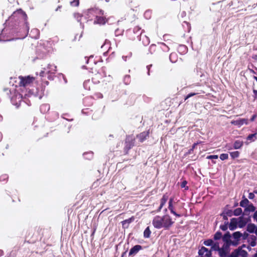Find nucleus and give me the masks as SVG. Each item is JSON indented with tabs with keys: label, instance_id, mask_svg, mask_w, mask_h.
Here are the masks:
<instances>
[{
	"label": "nucleus",
	"instance_id": "nucleus-1",
	"mask_svg": "<svg viewBox=\"0 0 257 257\" xmlns=\"http://www.w3.org/2000/svg\"><path fill=\"white\" fill-rule=\"evenodd\" d=\"M174 222L169 214H165L163 216L157 215L152 220V224L155 228H164V230H169Z\"/></svg>",
	"mask_w": 257,
	"mask_h": 257
},
{
	"label": "nucleus",
	"instance_id": "nucleus-2",
	"mask_svg": "<svg viewBox=\"0 0 257 257\" xmlns=\"http://www.w3.org/2000/svg\"><path fill=\"white\" fill-rule=\"evenodd\" d=\"M143 31L139 26H135L133 30L130 29L127 31V35L130 39H138L140 41L142 40L143 44L144 45H148L150 43V40L146 35H142Z\"/></svg>",
	"mask_w": 257,
	"mask_h": 257
},
{
	"label": "nucleus",
	"instance_id": "nucleus-3",
	"mask_svg": "<svg viewBox=\"0 0 257 257\" xmlns=\"http://www.w3.org/2000/svg\"><path fill=\"white\" fill-rule=\"evenodd\" d=\"M168 47L164 43H158L156 44H152L150 47V52L152 54H158L161 53L162 51H168Z\"/></svg>",
	"mask_w": 257,
	"mask_h": 257
},
{
	"label": "nucleus",
	"instance_id": "nucleus-4",
	"mask_svg": "<svg viewBox=\"0 0 257 257\" xmlns=\"http://www.w3.org/2000/svg\"><path fill=\"white\" fill-rule=\"evenodd\" d=\"M135 138L133 135L126 136L123 149L125 154H127L129 150L135 146Z\"/></svg>",
	"mask_w": 257,
	"mask_h": 257
},
{
	"label": "nucleus",
	"instance_id": "nucleus-5",
	"mask_svg": "<svg viewBox=\"0 0 257 257\" xmlns=\"http://www.w3.org/2000/svg\"><path fill=\"white\" fill-rule=\"evenodd\" d=\"M19 79H20L19 86L25 87L31 85L35 79L34 77L30 76L25 77L20 76Z\"/></svg>",
	"mask_w": 257,
	"mask_h": 257
},
{
	"label": "nucleus",
	"instance_id": "nucleus-6",
	"mask_svg": "<svg viewBox=\"0 0 257 257\" xmlns=\"http://www.w3.org/2000/svg\"><path fill=\"white\" fill-rule=\"evenodd\" d=\"M222 240L224 242V246L226 248H229L231 245L233 246L237 245L236 241H233L231 240V235L229 232H227L222 237Z\"/></svg>",
	"mask_w": 257,
	"mask_h": 257
},
{
	"label": "nucleus",
	"instance_id": "nucleus-7",
	"mask_svg": "<svg viewBox=\"0 0 257 257\" xmlns=\"http://www.w3.org/2000/svg\"><path fill=\"white\" fill-rule=\"evenodd\" d=\"M198 254L200 256V257H211V250H208L204 246H202L199 250Z\"/></svg>",
	"mask_w": 257,
	"mask_h": 257
},
{
	"label": "nucleus",
	"instance_id": "nucleus-8",
	"mask_svg": "<svg viewBox=\"0 0 257 257\" xmlns=\"http://www.w3.org/2000/svg\"><path fill=\"white\" fill-rule=\"evenodd\" d=\"M173 202H174V198H173V197L170 198L169 199V205H168V209L170 211V212L176 217H179L182 216V215L181 214H179L175 211L174 207L173 206Z\"/></svg>",
	"mask_w": 257,
	"mask_h": 257
},
{
	"label": "nucleus",
	"instance_id": "nucleus-9",
	"mask_svg": "<svg viewBox=\"0 0 257 257\" xmlns=\"http://www.w3.org/2000/svg\"><path fill=\"white\" fill-rule=\"evenodd\" d=\"M23 99V95L19 92H15L14 95L11 97V101L14 104H19Z\"/></svg>",
	"mask_w": 257,
	"mask_h": 257
},
{
	"label": "nucleus",
	"instance_id": "nucleus-10",
	"mask_svg": "<svg viewBox=\"0 0 257 257\" xmlns=\"http://www.w3.org/2000/svg\"><path fill=\"white\" fill-rule=\"evenodd\" d=\"M149 135L150 131L148 130L147 131L142 132L140 134L137 135L136 137L139 140L140 142L143 143L149 138Z\"/></svg>",
	"mask_w": 257,
	"mask_h": 257
},
{
	"label": "nucleus",
	"instance_id": "nucleus-11",
	"mask_svg": "<svg viewBox=\"0 0 257 257\" xmlns=\"http://www.w3.org/2000/svg\"><path fill=\"white\" fill-rule=\"evenodd\" d=\"M231 123L240 127L244 124L246 125L248 124V120L247 118H239L235 120L231 121Z\"/></svg>",
	"mask_w": 257,
	"mask_h": 257
},
{
	"label": "nucleus",
	"instance_id": "nucleus-12",
	"mask_svg": "<svg viewBox=\"0 0 257 257\" xmlns=\"http://www.w3.org/2000/svg\"><path fill=\"white\" fill-rule=\"evenodd\" d=\"M143 249V246L141 245H136L133 246L130 250L129 256H134L137 254L139 251Z\"/></svg>",
	"mask_w": 257,
	"mask_h": 257
},
{
	"label": "nucleus",
	"instance_id": "nucleus-13",
	"mask_svg": "<svg viewBox=\"0 0 257 257\" xmlns=\"http://www.w3.org/2000/svg\"><path fill=\"white\" fill-rule=\"evenodd\" d=\"M108 22V20L104 16H96L94 23L99 25H104Z\"/></svg>",
	"mask_w": 257,
	"mask_h": 257
},
{
	"label": "nucleus",
	"instance_id": "nucleus-14",
	"mask_svg": "<svg viewBox=\"0 0 257 257\" xmlns=\"http://www.w3.org/2000/svg\"><path fill=\"white\" fill-rule=\"evenodd\" d=\"M168 195L167 193L164 194L162 197V198L160 199V205L158 209L157 210V212H159L162 210L163 206L165 205L166 203L167 202V200H168Z\"/></svg>",
	"mask_w": 257,
	"mask_h": 257
},
{
	"label": "nucleus",
	"instance_id": "nucleus-15",
	"mask_svg": "<svg viewBox=\"0 0 257 257\" xmlns=\"http://www.w3.org/2000/svg\"><path fill=\"white\" fill-rule=\"evenodd\" d=\"M238 221V226L240 228H242L246 224V223L250 220L249 217L248 218H243L242 216L239 217Z\"/></svg>",
	"mask_w": 257,
	"mask_h": 257
},
{
	"label": "nucleus",
	"instance_id": "nucleus-16",
	"mask_svg": "<svg viewBox=\"0 0 257 257\" xmlns=\"http://www.w3.org/2000/svg\"><path fill=\"white\" fill-rule=\"evenodd\" d=\"M14 16H16L18 18H21L26 23V20L27 19V15L25 12L20 10V11H18L17 12L14 13Z\"/></svg>",
	"mask_w": 257,
	"mask_h": 257
},
{
	"label": "nucleus",
	"instance_id": "nucleus-17",
	"mask_svg": "<svg viewBox=\"0 0 257 257\" xmlns=\"http://www.w3.org/2000/svg\"><path fill=\"white\" fill-rule=\"evenodd\" d=\"M237 225H238L237 219L235 218L231 219L229 225V229L231 230H234L236 228Z\"/></svg>",
	"mask_w": 257,
	"mask_h": 257
},
{
	"label": "nucleus",
	"instance_id": "nucleus-18",
	"mask_svg": "<svg viewBox=\"0 0 257 257\" xmlns=\"http://www.w3.org/2000/svg\"><path fill=\"white\" fill-rule=\"evenodd\" d=\"M228 248H226L224 245L218 250L219 254L220 257H226L228 252Z\"/></svg>",
	"mask_w": 257,
	"mask_h": 257
},
{
	"label": "nucleus",
	"instance_id": "nucleus-19",
	"mask_svg": "<svg viewBox=\"0 0 257 257\" xmlns=\"http://www.w3.org/2000/svg\"><path fill=\"white\" fill-rule=\"evenodd\" d=\"M242 236V234L239 231H236L232 234V237L234 239L233 241H236L237 244H238V241L240 240V238Z\"/></svg>",
	"mask_w": 257,
	"mask_h": 257
},
{
	"label": "nucleus",
	"instance_id": "nucleus-20",
	"mask_svg": "<svg viewBox=\"0 0 257 257\" xmlns=\"http://www.w3.org/2000/svg\"><path fill=\"white\" fill-rule=\"evenodd\" d=\"M256 226L253 223H249L247 226V231L250 233L254 232L256 229Z\"/></svg>",
	"mask_w": 257,
	"mask_h": 257
},
{
	"label": "nucleus",
	"instance_id": "nucleus-21",
	"mask_svg": "<svg viewBox=\"0 0 257 257\" xmlns=\"http://www.w3.org/2000/svg\"><path fill=\"white\" fill-rule=\"evenodd\" d=\"M243 146V142L239 140H236L234 142L233 144V148L234 149H240Z\"/></svg>",
	"mask_w": 257,
	"mask_h": 257
},
{
	"label": "nucleus",
	"instance_id": "nucleus-22",
	"mask_svg": "<svg viewBox=\"0 0 257 257\" xmlns=\"http://www.w3.org/2000/svg\"><path fill=\"white\" fill-rule=\"evenodd\" d=\"M151 231L150 230V227L148 226L144 232V237L145 238H149L150 237Z\"/></svg>",
	"mask_w": 257,
	"mask_h": 257
},
{
	"label": "nucleus",
	"instance_id": "nucleus-23",
	"mask_svg": "<svg viewBox=\"0 0 257 257\" xmlns=\"http://www.w3.org/2000/svg\"><path fill=\"white\" fill-rule=\"evenodd\" d=\"M91 82L90 81V80H85L83 83L84 88L88 90H90L91 89Z\"/></svg>",
	"mask_w": 257,
	"mask_h": 257
},
{
	"label": "nucleus",
	"instance_id": "nucleus-24",
	"mask_svg": "<svg viewBox=\"0 0 257 257\" xmlns=\"http://www.w3.org/2000/svg\"><path fill=\"white\" fill-rule=\"evenodd\" d=\"M243 199H242L240 202V206L242 207H246V206L247 205L248 203H249V201L248 200L245 198L244 196L243 197Z\"/></svg>",
	"mask_w": 257,
	"mask_h": 257
},
{
	"label": "nucleus",
	"instance_id": "nucleus-25",
	"mask_svg": "<svg viewBox=\"0 0 257 257\" xmlns=\"http://www.w3.org/2000/svg\"><path fill=\"white\" fill-rule=\"evenodd\" d=\"M134 220V217L133 216L127 219H125L122 221H121V223H122V225L123 227H125V225L126 224H130V223H131L132 221H133Z\"/></svg>",
	"mask_w": 257,
	"mask_h": 257
},
{
	"label": "nucleus",
	"instance_id": "nucleus-26",
	"mask_svg": "<svg viewBox=\"0 0 257 257\" xmlns=\"http://www.w3.org/2000/svg\"><path fill=\"white\" fill-rule=\"evenodd\" d=\"M255 210V207L252 204H250L246 207L245 211L249 212H254Z\"/></svg>",
	"mask_w": 257,
	"mask_h": 257
},
{
	"label": "nucleus",
	"instance_id": "nucleus-27",
	"mask_svg": "<svg viewBox=\"0 0 257 257\" xmlns=\"http://www.w3.org/2000/svg\"><path fill=\"white\" fill-rule=\"evenodd\" d=\"M220 247H219V243L217 242H213L211 246V249L215 251H218L219 250Z\"/></svg>",
	"mask_w": 257,
	"mask_h": 257
},
{
	"label": "nucleus",
	"instance_id": "nucleus-28",
	"mask_svg": "<svg viewBox=\"0 0 257 257\" xmlns=\"http://www.w3.org/2000/svg\"><path fill=\"white\" fill-rule=\"evenodd\" d=\"M240 252V248H238V249H235L234 251H233L231 254V257H238L239 255V252Z\"/></svg>",
	"mask_w": 257,
	"mask_h": 257
},
{
	"label": "nucleus",
	"instance_id": "nucleus-29",
	"mask_svg": "<svg viewBox=\"0 0 257 257\" xmlns=\"http://www.w3.org/2000/svg\"><path fill=\"white\" fill-rule=\"evenodd\" d=\"M242 212V209L241 208H237L234 210L233 215L235 216H239L241 214Z\"/></svg>",
	"mask_w": 257,
	"mask_h": 257
},
{
	"label": "nucleus",
	"instance_id": "nucleus-30",
	"mask_svg": "<svg viewBox=\"0 0 257 257\" xmlns=\"http://www.w3.org/2000/svg\"><path fill=\"white\" fill-rule=\"evenodd\" d=\"M230 155L231 157L233 159H234L237 158L239 157V152L238 151L232 152L230 153Z\"/></svg>",
	"mask_w": 257,
	"mask_h": 257
},
{
	"label": "nucleus",
	"instance_id": "nucleus-31",
	"mask_svg": "<svg viewBox=\"0 0 257 257\" xmlns=\"http://www.w3.org/2000/svg\"><path fill=\"white\" fill-rule=\"evenodd\" d=\"M222 237V233L220 231L216 232L214 235L213 238L214 240H217L220 239Z\"/></svg>",
	"mask_w": 257,
	"mask_h": 257
},
{
	"label": "nucleus",
	"instance_id": "nucleus-32",
	"mask_svg": "<svg viewBox=\"0 0 257 257\" xmlns=\"http://www.w3.org/2000/svg\"><path fill=\"white\" fill-rule=\"evenodd\" d=\"M71 7H78L79 5V0H73L70 2Z\"/></svg>",
	"mask_w": 257,
	"mask_h": 257
},
{
	"label": "nucleus",
	"instance_id": "nucleus-33",
	"mask_svg": "<svg viewBox=\"0 0 257 257\" xmlns=\"http://www.w3.org/2000/svg\"><path fill=\"white\" fill-rule=\"evenodd\" d=\"M213 243V241L211 239H208L207 240H205L203 244L206 246H212V244Z\"/></svg>",
	"mask_w": 257,
	"mask_h": 257
},
{
	"label": "nucleus",
	"instance_id": "nucleus-34",
	"mask_svg": "<svg viewBox=\"0 0 257 257\" xmlns=\"http://www.w3.org/2000/svg\"><path fill=\"white\" fill-rule=\"evenodd\" d=\"M50 67H53V68L51 69V70H49L48 71V73H55V72L56 71V66H53V65H51L50 64L48 65V67L49 69H50Z\"/></svg>",
	"mask_w": 257,
	"mask_h": 257
},
{
	"label": "nucleus",
	"instance_id": "nucleus-35",
	"mask_svg": "<svg viewBox=\"0 0 257 257\" xmlns=\"http://www.w3.org/2000/svg\"><path fill=\"white\" fill-rule=\"evenodd\" d=\"M4 92L5 93V95L8 97H10V94H11V90L8 88L4 89Z\"/></svg>",
	"mask_w": 257,
	"mask_h": 257
},
{
	"label": "nucleus",
	"instance_id": "nucleus-36",
	"mask_svg": "<svg viewBox=\"0 0 257 257\" xmlns=\"http://www.w3.org/2000/svg\"><path fill=\"white\" fill-rule=\"evenodd\" d=\"M228 221H225V223L223 225H221L220 226V228L223 230V231H225L227 229V225H228Z\"/></svg>",
	"mask_w": 257,
	"mask_h": 257
},
{
	"label": "nucleus",
	"instance_id": "nucleus-37",
	"mask_svg": "<svg viewBox=\"0 0 257 257\" xmlns=\"http://www.w3.org/2000/svg\"><path fill=\"white\" fill-rule=\"evenodd\" d=\"M187 184V182L186 180H184L183 182L181 183V187L182 188H184L185 190H187L188 189V187L186 186Z\"/></svg>",
	"mask_w": 257,
	"mask_h": 257
},
{
	"label": "nucleus",
	"instance_id": "nucleus-38",
	"mask_svg": "<svg viewBox=\"0 0 257 257\" xmlns=\"http://www.w3.org/2000/svg\"><path fill=\"white\" fill-rule=\"evenodd\" d=\"M8 179V176L7 174H3L0 176V181H5Z\"/></svg>",
	"mask_w": 257,
	"mask_h": 257
},
{
	"label": "nucleus",
	"instance_id": "nucleus-39",
	"mask_svg": "<svg viewBox=\"0 0 257 257\" xmlns=\"http://www.w3.org/2000/svg\"><path fill=\"white\" fill-rule=\"evenodd\" d=\"M250 245L253 247L256 245V237L252 236V240L250 242Z\"/></svg>",
	"mask_w": 257,
	"mask_h": 257
},
{
	"label": "nucleus",
	"instance_id": "nucleus-40",
	"mask_svg": "<svg viewBox=\"0 0 257 257\" xmlns=\"http://www.w3.org/2000/svg\"><path fill=\"white\" fill-rule=\"evenodd\" d=\"M186 25V26H187V31L189 32H190V30H191V26H190V24L188 23V22H187L186 21H184L183 23V26L184 27V25Z\"/></svg>",
	"mask_w": 257,
	"mask_h": 257
},
{
	"label": "nucleus",
	"instance_id": "nucleus-41",
	"mask_svg": "<svg viewBox=\"0 0 257 257\" xmlns=\"http://www.w3.org/2000/svg\"><path fill=\"white\" fill-rule=\"evenodd\" d=\"M228 158V155L227 154H221L220 155V159L221 160H225L227 159Z\"/></svg>",
	"mask_w": 257,
	"mask_h": 257
},
{
	"label": "nucleus",
	"instance_id": "nucleus-42",
	"mask_svg": "<svg viewBox=\"0 0 257 257\" xmlns=\"http://www.w3.org/2000/svg\"><path fill=\"white\" fill-rule=\"evenodd\" d=\"M239 255H241L242 257H245L247 254V252L243 249L240 248Z\"/></svg>",
	"mask_w": 257,
	"mask_h": 257
},
{
	"label": "nucleus",
	"instance_id": "nucleus-43",
	"mask_svg": "<svg viewBox=\"0 0 257 257\" xmlns=\"http://www.w3.org/2000/svg\"><path fill=\"white\" fill-rule=\"evenodd\" d=\"M94 97L97 99L102 98L103 97V95L101 93L98 92L94 94Z\"/></svg>",
	"mask_w": 257,
	"mask_h": 257
},
{
	"label": "nucleus",
	"instance_id": "nucleus-44",
	"mask_svg": "<svg viewBox=\"0 0 257 257\" xmlns=\"http://www.w3.org/2000/svg\"><path fill=\"white\" fill-rule=\"evenodd\" d=\"M122 32H123V31L119 30V29H117L115 31V36H117L121 35H122Z\"/></svg>",
	"mask_w": 257,
	"mask_h": 257
},
{
	"label": "nucleus",
	"instance_id": "nucleus-45",
	"mask_svg": "<svg viewBox=\"0 0 257 257\" xmlns=\"http://www.w3.org/2000/svg\"><path fill=\"white\" fill-rule=\"evenodd\" d=\"M197 93H190L189 94H188L187 96H185V100H187V99H188L189 98L192 97V96H193L195 95H196Z\"/></svg>",
	"mask_w": 257,
	"mask_h": 257
},
{
	"label": "nucleus",
	"instance_id": "nucleus-46",
	"mask_svg": "<svg viewBox=\"0 0 257 257\" xmlns=\"http://www.w3.org/2000/svg\"><path fill=\"white\" fill-rule=\"evenodd\" d=\"M218 158V155H210L207 157V159H217Z\"/></svg>",
	"mask_w": 257,
	"mask_h": 257
},
{
	"label": "nucleus",
	"instance_id": "nucleus-47",
	"mask_svg": "<svg viewBox=\"0 0 257 257\" xmlns=\"http://www.w3.org/2000/svg\"><path fill=\"white\" fill-rule=\"evenodd\" d=\"M221 216H222L223 219L224 220H225V221H227V220H228L227 216L225 214V213H224V212L222 213L221 214Z\"/></svg>",
	"mask_w": 257,
	"mask_h": 257
},
{
	"label": "nucleus",
	"instance_id": "nucleus-48",
	"mask_svg": "<svg viewBox=\"0 0 257 257\" xmlns=\"http://www.w3.org/2000/svg\"><path fill=\"white\" fill-rule=\"evenodd\" d=\"M227 216H231L232 214H233V212L232 213V211L231 210H228L226 213H225Z\"/></svg>",
	"mask_w": 257,
	"mask_h": 257
},
{
	"label": "nucleus",
	"instance_id": "nucleus-49",
	"mask_svg": "<svg viewBox=\"0 0 257 257\" xmlns=\"http://www.w3.org/2000/svg\"><path fill=\"white\" fill-rule=\"evenodd\" d=\"M256 134L249 135L247 138L248 140H251L253 137L255 136Z\"/></svg>",
	"mask_w": 257,
	"mask_h": 257
},
{
	"label": "nucleus",
	"instance_id": "nucleus-50",
	"mask_svg": "<svg viewBox=\"0 0 257 257\" xmlns=\"http://www.w3.org/2000/svg\"><path fill=\"white\" fill-rule=\"evenodd\" d=\"M256 116H257L256 114H254L253 115H252L250 119V120L251 121H253L255 119V118H256Z\"/></svg>",
	"mask_w": 257,
	"mask_h": 257
},
{
	"label": "nucleus",
	"instance_id": "nucleus-51",
	"mask_svg": "<svg viewBox=\"0 0 257 257\" xmlns=\"http://www.w3.org/2000/svg\"><path fill=\"white\" fill-rule=\"evenodd\" d=\"M253 97L255 99H257V90H255V89H253Z\"/></svg>",
	"mask_w": 257,
	"mask_h": 257
},
{
	"label": "nucleus",
	"instance_id": "nucleus-52",
	"mask_svg": "<svg viewBox=\"0 0 257 257\" xmlns=\"http://www.w3.org/2000/svg\"><path fill=\"white\" fill-rule=\"evenodd\" d=\"M248 233L245 232L243 233V234H242V236H243V238L244 239H246L248 237Z\"/></svg>",
	"mask_w": 257,
	"mask_h": 257
},
{
	"label": "nucleus",
	"instance_id": "nucleus-53",
	"mask_svg": "<svg viewBox=\"0 0 257 257\" xmlns=\"http://www.w3.org/2000/svg\"><path fill=\"white\" fill-rule=\"evenodd\" d=\"M253 218L257 222V210L254 212L253 216Z\"/></svg>",
	"mask_w": 257,
	"mask_h": 257
},
{
	"label": "nucleus",
	"instance_id": "nucleus-54",
	"mask_svg": "<svg viewBox=\"0 0 257 257\" xmlns=\"http://www.w3.org/2000/svg\"><path fill=\"white\" fill-rule=\"evenodd\" d=\"M45 74H46V73L44 71H42L40 73V76L42 77H44L45 76Z\"/></svg>",
	"mask_w": 257,
	"mask_h": 257
},
{
	"label": "nucleus",
	"instance_id": "nucleus-55",
	"mask_svg": "<svg viewBox=\"0 0 257 257\" xmlns=\"http://www.w3.org/2000/svg\"><path fill=\"white\" fill-rule=\"evenodd\" d=\"M193 150L191 148L188 150V151L186 153V155H188L192 153Z\"/></svg>",
	"mask_w": 257,
	"mask_h": 257
},
{
	"label": "nucleus",
	"instance_id": "nucleus-56",
	"mask_svg": "<svg viewBox=\"0 0 257 257\" xmlns=\"http://www.w3.org/2000/svg\"><path fill=\"white\" fill-rule=\"evenodd\" d=\"M254 195L252 193H250L248 195V198L250 199H253Z\"/></svg>",
	"mask_w": 257,
	"mask_h": 257
},
{
	"label": "nucleus",
	"instance_id": "nucleus-57",
	"mask_svg": "<svg viewBox=\"0 0 257 257\" xmlns=\"http://www.w3.org/2000/svg\"><path fill=\"white\" fill-rule=\"evenodd\" d=\"M249 213H250V212H249V211H246H246H245V209H244V212H243V215H247V216H249Z\"/></svg>",
	"mask_w": 257,
	"mask_h": 257
},
{
	"label": "nucleus",
	"instance_id": "nucleus-58",
	"mask_svg": "<svg viewBox=\"0 0 257 257\" xmlns=\"http://www.w3.org/2000/svg\"><path fill=\"white\" fill-rule=\"evenodd\" d=\"M176 54H173V53H171L170 55V59L171 60V62H173L174 61L172 60V58L174 56H175Z\"/></svg>",
	"mask_w": 257,
	"mask_h": 257
},
{
	"label": "nucleus",
	"instance_id": "nucleus-59",
	"mask_svg": "<svg viewBox=\"0 0 257 257\" xmlns=\"http://www.w3.org/2000/svg\"><path fill=\"white\" fill-rule=\"evenodd\" d=\"M198 144V143H194V144L193 145V146H192V148H191V149H192L193 150H194V149L195 148L196 146Z\"/></svg>",
	"mask_w": 257,
	"mask_h": 257
},
{
	"label": "nucleus",
	"instance_id": "nucleus-60",
	"mask_svg": "<svg viewBox=\"0 0 257 257\" xmlns=\"http://www.w3.org/2000/svg\"><path fill=\"white\" fill-rule=\"evenodd\" d=\"M252 59L257 60V55H254L252 57Z\"/></svg>",
	"mask_w": 257,
	"mask_h": 257
},
{
	"label": "nucleus",
	"instance_id": "nucleus-61",
	"mask_svg": "<svg viewBox=\"0 0 257 257\" xmlns=\"http://www.w3.org/2000/svg\"><path fill=\"white\" fill-rule=\"evenodd\" d=\"M127 251H125L122 253L121 257H124Z\"/></svg>",
	"mask_w": 257,
	"mask_h": 257
},
{
	"label": "nucleus",
	"instance_id": "nucleus-62",
	"mask_svg": "<svg viewBox=\"0 0 257 257\" xmlns=\"http://www.w3.org/2000/svg\"><path fill=\"white\" fill-rule=\"evenodd\" d=\"M93 56L91 55V56L89 57V58L87 59V63H88V62H89V59H90V58H93Z\"/></svg>",
	"mask_w": 257,
	"mask_h": 257
},
{
	"label": "nucleus",
	"instance_id": "nucleus-63",
	"mask_svg": "<svg viewBox=\"0 0 257 257\" xmlns=\"http://www.w3.org/2000/svg\"><path fill=\"white\" fill-rule=\"evenodd\" d=\"M3 135L0 132V142L2 140Z\"/></svg>",
	"mask_w": 257,
	"mask_h": 257
},
{
	"label": "nucleus",
	"instance_id": "nucleus-64",
	"mask_svg": "<svg viewBox=\"0 0 257 257\" xmlns=\"http://www.w3.org/2000/svg\"><path fill=\"white\" fill-rule=\"evenodd\" d=\"M95 231H96V228L94 229V230L91 234V236H93L94 234Z\"/></svg>",
	"mask_w": 257,
	"mask_h": 257
}]
</instances>
